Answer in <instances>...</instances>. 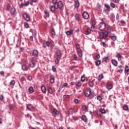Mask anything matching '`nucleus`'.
<instances>
[{"mask_svg": "<svg viewBox=\"0 0 129 129\" xmlns=\"http://www.w3.org/2000/svg\"><path fill=\"white\" fill-rule=\"evenodd\" d=\"M84 94L86 97H90V98L92 99L94 97V93H91V89L89 88L86 89L84 92Z\"/></svg>", "mask_w": 129, "mask_h": 129, "instance_id": "nucleus-1", "label": "nucleus"}, {"mask_svg": "<svg viewBox=\"0 0 129 129\" xmlns=\"http://www.w3.org/2000/svg\"><path fill=\"white\" fill-rule=\"evenodd\" d=\"M61 50L59 49L55 51V64H58L59 63V61H60V59H61Z\"/></svg>", "mask_w": 129, "mask_h": 129, "instance_id": "nucleus-2", "label": "nucleus"}, {"mask_svg": "<svg viewBox=\"0 0 129 129\" xmlns=\"http://www.w3.org/2000/svg\"><path fill=\"white\" fill-rule=\"evenodd\" d=\"M99 36L101 40H104V39H106L108 37V33L107 31L101 32L99 33Z\"/></svg>", "mask_w": 129, "mask_h": 129, "instance_id": "nucleus-3", "label": "nucleus"}, {"mask_svg": "<svg viewBox=\"0 0 129 129\" xmlns=\"http://www.w3.org/2000/svg\"><path fill=\"white\" fill-rule=\"evenodd\" d=\"M57 7L56 9H59L61 11H63L64 10V5L63 4V2L62 1L58 2L57 4Z\"/></svg>", "mask_w": 129, "mask_h": 129, "instance_id": "nucleus-4", "label": "nucleus"}, {"mask_svg": "<svg viewBox=\"0 0 129 129\" xmlns=\"http://www.w3.org/2000/svg\"><path fill=\"white\" fill-rule=\"evenodd\" d=\"M106 28V24L105 23H100L98 25V29L100 31H104Z\"/></svg>", "mask_w": 129, "mask_h": 129, "instance_id": "nucleus-5", "label": "nucleus"}, {"mask_svg": "<svg viewBox=\"0 0 129 129\" xmlns=\"http://www.w3.org/2000/svg\"><path fill=\"white\" fill-rule=\"evenodd\" d=\"M23 18L24 19L25 21H26L27 22H29L30 21V16L27 13V12H24L23 15Z\"/></svg>", "mask_w": 129, "mask_h": 129, "instance_id": "nucleus-6", "label": "nucleus"}, {"mask_svg": "<svg viewBox=\"0 0 129 129\" xmlns=\"http://www.w3.org/2000/svg\"><path fill=\"white\" fill-rule=\"evenodd\" d=\"M10 13L12 16L13 17H16L17 16V11H16V8H13L11 9Z\"/></svg>", "mask_w": 129, "mask_h": 129, "instance_id": "nucleus-7", "label": "nucleus"}, {"mask_svg": "<svg viewBox=\"0 0 129 129\" xmlns=\"http://www.w3.org/2000/svg\"><path fill=\"white\" fill-rule=\"evenodd\" d=\"M83 18L85 20H87L89 18V14L87 12H84L83 13Z\"/></svg>", "mask_w": 129, "mask_h": 129, "instance_id": "nucleus-8", "label": "nucleus"}, {"mask_svg": "<svg viewBox=\"0 0 129 129\" xmlns=\"http://www.w3.org/2000/svg\"><path fill=\"white\" fill-rule=\"evenodd\" d=\"M56 5L53 6H51L50 7V11L53 14H55V9L56 8Z\"/></svg>", "mask_w": 129, "mask_h": 129, "instance_id": "nucleus-9", "label": "nucleus"}, {"mask_svg": "<svg viewBox=\"0 0 129 129\" xmlns=\"http://www.w3.org/2000/svg\"><path fill=\"white\" fill-rule=\"evenodd\" d=\"M27 108L28 110H30V111H33L34 110V107H33V105L31 104L27 105Z\"/></svg>", "mask_w": 129, "mask_h": 129, "instance_id": "nucleus-10", "label": "nucleus"}, {"mask_svg": "<svg viewBox=\"0 0 129 129\" xmlns=\"http://www.w3.org/2000/svg\"><path fill=\"white\" fill-rule=\"evenodd\" d=\"M52 114H53L54 116L59 115V111H58L56 108H54L52 111Z\"/></svg>", "mask_w": 129, "mask_h": 129, "instance_id": "nucleus-11", "label": "nucleus"}, {"mask_svg": "<svg viewBox=\"0 0 129 129\" xmlns=\"http://www.w3.org/2000/svg\"><path fill=\"white\" fill-rule=\"evenodd\" d=\"M29 66L31 68H34L35 66H36V63H35L34 61H31L29 62Z\"/></svg>", "mask_w": 129, "mask_h": 129, "instance_id": "nucleus-12", "label": "nucleus"}, {"mask_svg": "<svg viewBox=\"0 0 129 129\" xmlns=\"http://www.w3.org/2000/svg\"><path fill=\"white\" fill-rule=\"evenodd\" d=\"M106 87L107 89L110 90V89H112V85L109 83H107Z\"/></svg>", "mask_w": 129, "mask_h": 129, "instance_id": "nucleus-13", "label": "nucleus"}, {"mask_svg": "<svg viewBox=\"0 0 129 129\" xmlns=\"http://www.w3.org/2000/svg\"><path fill=\"white\" fill-rule=\"evenodd\" d=\"M22 69L23 71H28L29 68L27 67V65L23 64L22 66Z\"/></svg>", "mask_w": 129, "mask_h": 129, "instance_id": "nucleus-14", "label": "nucleus"}, {"mask_svg": "<svg viewBox=\"0 0 129 129\" xmlns=\"http://www.w3.org/2000/svg\"><path fill=\"white\" fill-rule=\"evenodd\" d=\"M124 73L125 74H127V75H128L129 74V69H128V66H125V67Z\"/></svg>", "mask_w": 129, "mask_h": 129, "instance_id": "nucleus-15", "label": "nucleus"}, {"mask_svg": "<svg viewBox=\"0 0 129 129\" xmlns=\"http://www.w3.org/2000/svg\"><path fill=\"white\" fill-rule=\"evenodd\" d=\"M77 52L79 57H82L83 54L82 50H81V49H78V50H77Z\"/></svg>", "mask_w": 129, "mask_h": 129, "instance_id": "nucleus-16", "label": "nucleus"}, {"mask_svg": "<svg viewBox=\"0 0 129 129\" xmlns=\"http://www.w3.org/2000/svg\"><path fill=\"white\" fill-rule=\"evenodd\" d=\"M50 82L52 84H53V83H54V82H55V78H54V76H51L50 77Z\"/></svg>", "mask_w": 129, "mask_h": 129, "instance_id": "nucleus-17", "label": "nucleus"}, {"mask_svg": "<svg viewBox=\"0 0 129 129\" xmlns=\"http://www.w3.org/2000/svg\"><path fill=\"white\" fill-rule=\"evenodd\" d=\"M82 108L83 110V113H84V112H86V111H87V110L88 109L87 107L85 105H83Z\"/></svg>", "mask_w": 129, "mask_h": 129, "instance_id": "nucleus-18", "label": "nucleus"}, {"mask_svg": "<svg viewBox=\"0 0 129 129\" xmlns=\"http://www.w3.org/2000/svg\"><path fill=\"white\" fill-rule=\"evenodd\" d=\"M38 54H39V52L37 50H34L32 51V55L33 56H37V55H38Z\"/></svg>", "mask_w": 129, "mask_h": 129, "instance_id": "nucleus-19", "label": "nucleus"}, {"mask_svg": "<svg viewBox=\"0 0 129 129\" xmlns=\"http://www.w3.org/2000/svg\"><path fill=\"white\" fill-rule=\"evenodd\" d=\"M85 35H89V34H91V30L89 28H88L85 33Z\"/></svg>", "mask_w": 129, "mask_h": 129, "instance_id": "nucleus-20", "label": "nucleus"}, {"mask_svg": "<svg viewBox=\"0 0 129 129\" xmlns=\"http://www.w3.org/2000/svg\"><path fill=\"white\" fill-rule=\"evenodd\" d=\"M41 91L43 93H46V87L42 86L41 87Z\"/></svg>", "mask_w": 129, "mask_h": 129, "instance_id": "nucleus-21", "label": "nucleus"}, {"mask_svg": "<svg viewBox=\"0 0 129 129\" xmlns=\"http://www.w3.org/2000/svg\"><path fill=\"white\" fill-rule=\"evenodd\" d=\"M28 91L29 93H33L34 92V88L32 86L30 87L28 89Z\"/></svg>", "mask_w": 129, "mask_h": 129, "instance_id": "nucleus-22", "label": "nucleus"}, {"mask_svg": "<svg viewBox=\"0 0 129 129\" xmlns=\"http://www.w3.org/2000/svg\"><path fill=\"white\" fill-rule=\"evenodd\" d=\"M112 64L113 65V66H117V61L115 60V59H113L112 60Z\"/></svg>", "mask_w": 129, "mask_h": 129, "instance_id": "nucleus-23", "label": "nucleus"}, {"mask_svg": "<svg viewBox=\"0 0 129 129\" xmlns=\"http://www.w3.org/2000/svg\"><path fill=\"white\" fill-rule=\"evenodd\" d=\"M89 85L90 87H93L94 85V82L93 81H90L89 82Z\"/></svg>", "mask_w": 129, "mask_h": 129, "instance_id": "nucleus-24", "label": "nucleus"}, {"mask_svg": "<svg viewBox=\"0 0 129 129\" xmlns=\"http://www.w3.org/2000/svg\"><path fill=\"white\" fill-rule=\"evenodd\" d=\"M96 66H99L101 64V61L100 60H97L95 62Z\"/></svg>", "mask_w": 129, "mask_h": 129, "instance_id": "nucleus-25", "label": "nucleus"}, {"mask_svg": "<svg viewBox=\"0 0 129 129\" xmlns=\"http://www.w3.org/2000/svg\"><path fill=\"white\" fill-rule=\"evenodd\" d=\"M75 8L78 9L79 8V1L77 0V1H75Z\"/></svg>", "mask_w": 129, "mask_h": 129, "instance_id": "nucleus-26", "label": "nucleus"}, {"mask_svg": "<svg viewBox=\"0 0 129 129\" xmlns=\"http://www.w3.org/2000/svg\"><path fill=\"white\" fill-rule=\"evenodd\" d=\"M66 34L68 35H72V34H73V30H70L69 31H68L66 32Z\"/></svg>", "mask_w": 129, "mask_h": 129, "instance_id": "nucleus-27", "label": "nucleus"}, {"mask_svg": "<svg viewBox=\"0 0 129 129\" xmlns=\"http://www.w3.org/2000/svg\"><path fill=\"white\" fill-rule=\"evenodd\" d=\"M117 57L118 58V61H121V55H120V53H118L117 54Z\"/></svg>", "mask_w": 129, "mask_h": 129, "instance_id": "nucleus-28", "label": "nucleus"}, {"mask_svg": "<svg viewBox=\"0 0 129 129\" xmlns=\"http://www.w3.org/2000/svg\"><path fill=\"white\" fill-rule=\"evenodd\" d=\"M105 7L106 8V9L105 10V11L106 12V11H109V9H110V6L108 4H105Z\"/></svg>", "mask_w": 129, "mask_h": 129, "instance_id": "nucleus-29", "label": "nucleus"}, {"mask_svg": "<svg viewBox=\"0 0 129 129\" xmlns=\"http://www.w3.org/2000/svg\"><path fill=\"white\" fill-rule=\"evenodd\" d=\"M111 30H112V28H111L110 26H108L107 27V32L109 34H110V33H111Z\"/></svg>", "mask_w": 129, "mask_h": 129, "instance_id": "nucleus-30", "label": "nucleus"}, {"mask_svg": "<svg viewBox=\"0 0 129 129\" xmlns=\"http://www.w3.org/2000/svg\"><path fill=\"white\" fill-rule=\"evenodd\" d=\"M48 92L50 93V94H52L53 93V90H52V88H51V87H48Z\"/></svg>", "mask_w": 129, "mask_h": 129, "instance_id": "nucleus-31", "label": "nucleus"}, {"mask_svg": "<svg viewBox=\"0 0 129 129\" xmlns=\"http://www.w3.org/2000/svg\"><path fill=\"white\" fill-rule=\"evenodd\" d=\"M82 120H83L84 121H85V122H86L87 121V118H86V116L83 115L82 117Z\"/></svg>", "mask_w": 129, "mask_h": 129, "instance_id": "nucleus-32", "label": "nucleus"}, {"mask_svg": "<svg viewBox=\"0 0 129 129\" xmlns=\"http://www.w3.org/2000/svg\"><path fill=\"white\" fill-rule=\"evenodd\" d=\"M123 109L124 110H128V106L127 105H124L123 106Z\"/></svg>", "mask_w": 129, "mask_h": 129, "instance_id": "nucleus-33", "label": "nucleus"}, {"mask_svg": "<svg viewBox=\"0 0 129 129\" xmlns=\"http://www.w3.org/2000/svg\"><path fill=\"white\" fill-rule=\"evenodd\" d=\"M103 79V75L102 74H101L100 75L98 76V80L100 81V80H102Z\"/></svg>", "mask_w": 129, "mask_h": 129, "instance_id": "nucleus-34", "label": "nucleus"}, {"mask_svg": "<svg viewBox=\"0 0 129 129\" xmlns=\"http://www.w3.org/2000/svg\"><path fill=\"white\" fill-rule=\"evenodd\" d=\"M99 111H100L101 113H103V114H104L106 112V111H105V109H102V108L100 109Z\"/></svg>", "mask_w": 129, "mask_h": 129, "instance_id": "nucleus-35", "label": "nucleus"}, {"mask_svg": "<svg viewBox=\"0 0 129 129\" xmlns=\"http://www.w3.org/2000/svg\"><path fill=\"white\" fill-rule=\"evenodd\" d=\"M76 86H79V87L81 86V83L80 82V81H78L76 82Z\"/></svg>", "mask_w": 129, "mask_h": 129, "instance_id": "nucleus-36", "label": "nucleus"}, {"mask_svg": "<svg viewBox=\"0 0 129 129\" xmlns=\"http://www.w3.org/2000/svg\"><path fill=\"white\" fill-rule=\"evenodd\" d=\"M73 112H74V110H73V109H70L69 110V114H73Z\"/></svg>", "mask_w": 129, "mask_h": 129, "instance_id": "nucleus-37", "label": "nucleus"}, {"mask_svg": "<svg viewBox=\"0 0 129 129\" xmlns=\"http://www.w3.org/2000/svg\"><path fill=\"white\" fill-rule=\"evenodd\" d=\"M15 84H16V82L15 81V80H12L10 82V85H13L14 86Z\"/></svg>", "mask_w": 129, "mask_h": 129, "instance_id": "nucleus-38", "label": "nucleus"}, {"mask_svg": "<svg viewBox=\"0 0 129 129\" xmlns=\"http://www.w3.org/2000/svg\"><path fill=\"white\" fill-rule=\"evenodd\" d=\"M97 99L99 101H101V100H102V97H101V96H100V95L97 96Z\"/></svg>", "mask_w": 129, "mask_h": 129, "instance_id": "nucleus-39", "label": "nucleus"}, {"mask_svg": "<svg viewBox=\"0 0 129 129\" xmlns=\"http://www.w3.org/2000/svg\"><path fill=\"white\" fill-rule=\"evenodd\" d=\"M111 37V39L112 41H115L116 40V36H109Z\"/></svg>", "mask_w": 129, "mask_h": 129, "instance_id": "nucleus-40", "label": "nucleus"}, {"mask_svg": "<svg viewBox=\"0 0 129 129\" xmlns=\"http://www.w3.org/2000/svg\"><path fill=\"white\" fill-rule=\"evenodd\" d=\"M75 18L77 21H79V15L78 14H75Z\"/></svg>", "mask_w": 129, "mask_h": 129, "instance_id": "nucleus-41", "label": "nucleus"}, {"mask_svg": "<svg viewBox=\"0 0 129 129\" xmlns=\"http://www.w3.org/2000/svg\"><path fill=\"white\" fill-rule=\"evenodd\" d=\"M24 27L26 29H28V28H29V24H28V23H27V22L24 23Z\"/></svg>", "mask_w": 129, "mask_h": 129, "instance_id": "nucleus-42", "label": "nucleus"}, {"mask_svg": "<svg viewBox=\"0 0 129 129\" xmlns=\"http://www.w3.org/2000/svg\"><path fill=\"white\" fill-rule=\"evenodd\" d=\"M116 20L117 22H119V15H118V13L116 14Z\"/></svg>", "mask_w": 129, "mask_h": 129, "instance_id": "nucleus-43", "label": "nucleus"}, {"mask_svg": "<svg viewBox=\"0 0 129 129\" xmlns=\"http://www.w3.org/2000/svg\"><path fill=\"white\" fill-rule=\"evenodd\" d=\"M58 0H52V3L53 4V5H57V4L58 3H57V1Z\"/></svg>", "mask_w": 129, "mask_h": 129, "instance_id": "nucleus-44", "label": "nucleus"}, {"mask_svg": "<svg viewBox=\"0 0 129 129\" xmlns=\"http://www.w3.org/2000/svg\"><path fill=\"white\" fill-rule=\"evenodd\" d=\"M95 29V27L94 26V25H92L91 27V31H92V32H94Z\"/></svg>", "mask_w": 129, "mask_h": 129, "instance_id": "nucleus-45", "label": "nucleus"}, {"mask_svg": "<svg viewBox=\"0 0 129 129\" xmlns=\"http://www.w3.org/2000/svg\"><path fill=\"white\" fill-rule=\"evenodd\" d=\"M108 60V57L106 56L103 58V62H106Z\"/></svg>", "mask_w": 129, "mask_h": 129, "instance_id": "nucleus-46", "label": "nucleus"}, {"mask_svg": "<svg viewBox=\"0 0 129 129\" xmlns=\"http://www.w3.org/2000/svg\"><path fill=\"white\" fill-rule=\"evenodd\" d=\"M81 79L82 82H84L85 81V77H84V76H82Z\"/></svg>", "mask_w": 129, "mask_h": 129, "instance_id": "nucleus-47", "label": "nucleus"}, {"mask_svg": "<svg viewBox=\"0 0 129 129\" xmlns=\"http://www.w3.org/2000/svg\"><path fill=\"white\" fill-rule=\"evenodd\" d=\"M51 34L52 35V36H55V35H56V33H55V30L52 29Z\"/></svg>", "mask_w": 129, "mask_h": 129, "instance_id": "nucleus-48", "label": "nucleus"}, {"mask_svg": "<svg viewBox=\"0 0 129 129\" xmlns=\"http://www.w3.org/2000/svg\"><path fill=\"white\" fill-rule=\"evenodd\" d=\"M110 7H111V8H112L113 9H114V8H115V5H114V4L111 3L110 4Z\"/></svg>", "mask_w": 129, "mask_h": 129, "instance_id": "nucleus-49", "label": "nucleus"}, {"mask_svg": "<svg viewBox=\"0 0 129 129\" xmlns=\"http://www.w3.org/2000/svg\"><path fill=\"white\" fill-rule=\"evenodd\" d=\"M74 60H75V61H77L78 60V58L76 54L74 55Z\"/></svg>", "mask_w": 129, "mask_h": 129, "instance_id": "nucleus-50", "label": "nucleus"}, {"mask_svg": "<svg viewBox=\"0 0 129 129\" xmlns=\"http://www.w3.org/2000/svg\"><path fill=\"white\" fill-rule=\"evenodd\" d=\"M102 22H101V23L105 24V22H106V19L105 18H103L102 19Z\"/></svg>", "mask_w": 129, "mask_h": 129, "instance_id": "nucleus-51", "label": "nucleus"}, {"mask_svg": "<svg viewBox=\"0 0 129 129\" xmlns=\"http://www.w3.org/2000/svg\"><path fill=\"white\" fill-rule=\"evenodd\" d=\"M45 45L46 46H47V47H49L50 46V42L49 41H46L45 42Z\"/></svg>", "mask_w": 129, "mask_h": 129, "instance_id": "nucleus-52", "label": "nucleus"}, {"mask_svg": "<svg viewBox=\"0 0 129 129\" xmlns=\"http://www.w3.org/2000/svg\"><path fill=\"white\" fill-rule=\"evenodd\" d=\"M110 17L112 19H114V18H115V16H114V14H113V13H111L110 14Z\"/></svg>", "mask_w": 129, "mask_h": 129, "instance_id": "nucleus-53", "label": "nucleus"}, {"mask_svg": "<svg viewBox=\"0 0 129 129\" xmlns=\"http://www.w3.org/2000/svg\"><path fill=\"white\" fill-rule=\"evenodd\" d=\"M121 24H122V26H125V22L123 21H121L120 22Z\"/></svg>", "mask_w": 129, "mask_h": 129, "instance_id": "nucleus-54", "label": "nucleus"}, {"mask_svg": "<svg viewBox=\"0 0 129 129\" xmlns=\"http://www.w3.org/2000/svg\"><path fill=\"white\" fill-rule=\"evenodd\" d=\"M102 45H103V46L104 47L107 46V44H106L104 42H102Z\"/></svg>", "mask_w": 129, "mask_h": 129, "instance_id": "nucleus-55", "label": "nucleus"}, {"mask_svg": "<svg viewBox=\"0 0 129 129\" xmlns=\"http://www.w3.org/2000/svg\"><path fill=\"white\" fill-rule=\"evenodd\" d=\"M30 2L29 1H27L25 4V7H28V5H29Z\"/></svg>", "mask_w": 129, "mask_h": 129, "instance_id": "nucleus-56", "label": "nucleus"}, {"mask_svg": "<svg viewBox=\"0 0 129 129\" xmlns=\"http://www.w3.org/2000/svg\"><path fill=\"white\" fill-rule=\"evenodd\" d=\"M52 70L53 71V72H56V68H54L53 67H52Z\"/></svg>", "mask_w": 129, "mask_h": 129, "instance_id": "nucleus-57", "label": "nucleus"}, {"mask_svg": "<svg viewBox=\"0 0 129 129\" xmlns=\"http://www.w3.org/2000/svg\"><path fill=\"white\" fill-rule=\"evenodd\" d=\"M44 13L46 15V17H49V13H48L47 11H44Z\"/></svg>", "mask_w": 129, "mask_h": 129, "instance_id": "nucleus-58", "label": "nucleus"}, {"mask_svg": "<svg viewBox=\"0 0 129 129\" xmlns=\"http://www.w3.org/2000/svg\"><path fill=\"white\" fill-rule=\"evenodd\" d=\"M27 79L29 81H31V80H32V77L31 76H28L27 77Z\"/></svg>", "mask_w": 129, "mask_h": 129, "instance_id": "nucleus-59", "label": "nucleus"}, {"mask_svg": "<svg viewBox=\"0 0 129 129\" xmlns=\"http://www.w3.org/2000/svg\"><path fill=\"white\" fill-rule=\"evenodd\" d=\"M76 47L77 48V50H78V49H80V46H79V44H77L76 45Z\"/></svg>", "mask_w": 129, "mask_h": 129, "instance_id": "nucleus-60", "label": "nucleus"}, {"mask_svg": "<svg viewBox=\"0 0 129 129\" xmlns=\"http://www.w3.org/2000/svg\"><path fill=\"white\" fill-rule=\"evenodd\" d=\"M4 99V95H0V100H3Z\"/></svg>", "mask_w": 129, "mask_h": 129, "instance_id": "nucleus-61", "label": "nucleus"}, {"mask_svg": "<svg viewBox=\"0 0 129 129\" xmlns=\"http://www.w3.org/2000/svg\"><path fill=\"white\" fill-rule=\"evenodd\" d=\"M78 102H79V101L78 100V99H75V103L77 104V103H78Z\"/></svg>", "mask_w": 129, "mask_h": 129, "instance_id": "nucleus-62", "label": "nucleus"}, {"mask_svg": "<svg viewBox=\"0 0 129 129\" xmlns=\"http://www.w3.org/2000/svg\"><path fill=\"white\" fill-rule=\"evenodd\" d=\"M23 7H25V4L21 3L20 5V8H23Z\"/></svg>", "mask_w": 129, "mask_h": 129, "instance_id": "nucleus-63", "label": "nucleus"}, {"mask_svg": "<svg viewBox=\"0 0 129 129\" xmlns=\"http://www.w3.org/2000/svg\"><path fill=\"white\" fill-rule=\"evenodd\" d=\"M113 3H117L119 2V0H113Z\"/></svg>", "mask_w": 129, "mask_h": 129, "instance_id": "nucleus-64", "label": "nucleus"}]
</instances>
